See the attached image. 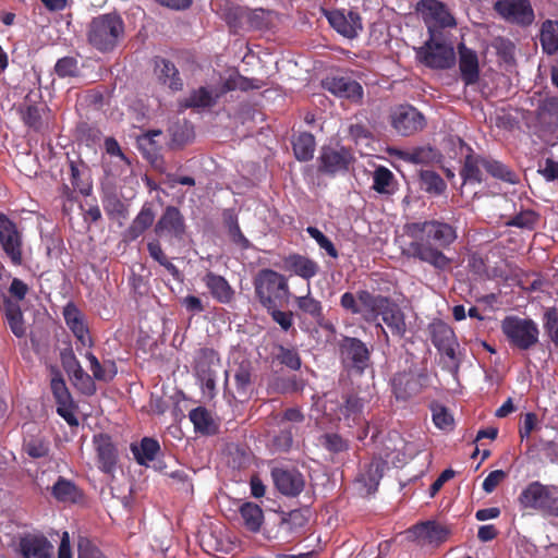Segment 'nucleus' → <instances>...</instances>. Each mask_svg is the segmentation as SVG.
I'll list each match as a JSON object with an SVG mask.
<instances>
[{"instance_id":"a19ab883","label":"nucleus","mask_w":558,"mask_h":558,"mask_svg":"<svg viewBox=\"0 0 558 558\" xmlns=\"http://www.w3.org/2000/svg\"><path fill=\"white\" fill-rule=\"evenodd\" d=\"M308 522L307 509H294L282 518L281 527L289 534H299Z\"/></svg>"},{"instance_id":"774afa93","label":"nucleus","mask_w":558,"mask_h":558,"mask_svg":"<svg viewBox=\"0 0 558 558\" xmlns=\"http://www.w3.org/2000/svg\"><path fill=\"white\" fill-rule=\"evenodd\" d=\"M324 447L333 453H339L348 449V442L338 434H325L323 436Z\"/></svg>"},{"instance_id":"2eb2a0df","label":"nucleus","mask_w":558,"mask_h":558,"mask_svg":"<svg viewBox=\"0 0 558 558\" xmlns=\"http://www.w3.org/2000/svg\"><path fill=\"white\" fill-rule=\"evenodd\" d=\"M390 123L399 135L411 136L425 128L426 119L415 107L399 105L391 110Z\"/></svg>"},{"instance_id":"f704fd0d","label":"nucleus","mask_w":558,"mask_h":558,"mask_svg":"<svg viewBox=\"0 0 558 558\" xmlns=\"http://www.w3.org/2000/svg\"><path fill=\"white\" fill-rule=\"evenodd\" d=\"M539 41L548 56L558 51V21L545 20L541 26Z\"/></svg>"},{"instance_id":"bb28decb","label":"nucleus","mask_w":558,"mask_h":558,"mask_svg":"<svg viewBox=\"0 0 558 558\" xmlns=\"http://www.w3.org/2000/svg\"><path fill=\"white\" fill-rule=\"evenodd\" d=\"M19 545L24 558H52L53 546L44 536L26 535Z\"/></svg>"},{"instance_id":"58836bf2","label":"nucleus","mask_w":558,"mask_h":558,"mask_svg":"<svg viewBox=\"0 0 558 558\" xmlns=\"http://www.w3.org/2000/svg\"><path fill=\"white\" fill-rule=\"evenodd\" d=\"M372 187L379 194H393L396 191V179L393 173L384 166L377 167L373 173Z\"/></svg>"},{"instance_id":"a878e982","label":"nucleus","mask_w":558,"mask_h":558,"mask_svg":"<svg viewBox=\"0 0 558 558\" xmlns=\"http://www.w3.org/2000/svg\"><path fill=\"white\" fill-rule=\"evenodd\" d=\"M219 97V93H214L213 89L201 86L192 89L185 98L179 100V107L181 109H207L214 107Z\"/></svg>"},{"instance_id":"6e6d98bb","label":"nucleus","mask_w":558,"mask_h":558,"mask_svg":"<svg viewBox=\"0 0 558 558\" xmlns=\"http://www.w3.org/2000/svg\"><path fill=\"white\" fill-rule=\"evenodd\" d=\"M260 87H262V82L259 80L248 78L241 74H238L234 77H229L223 85L225 90L239 89L242 92H247L251 89H259Z\"/></svg>"},{"instance_id":"ddd939ff","label":"nucleus","mask_w":558,"mask_h":558,"mask_svg":"<svg viewBox=\"0 0 558 558\" xmlns=\"http://www.w3.org/2000/svg\"><path fill=\"white\" fill-rule=\"evenodd\" d=\"M354 161L355 157L350 148L323 146L317 158V170L323 174L335 177L338 173L348 172Z\"/></svg>"},{"instance_id":"f3484780","label":"nucleus","mask_w":558,"mask_h":558,"mask_svg":"<svg viewBox=\"0 0 558 558\" xmlns=\"http://www.w3.org/2000/svg\"><path fill=\"white\" fill-rule=\"evenodd\" d=\"M495 11L508 22L530 26L535 19L530 0H497Z\"/></svg>"},{"instance_id":"864d4df0","label":"nucleus","mask_w":558,"mask_h":558,"mask_svg":"<svg viewBox=\"0 0 558 558\" xmlns=\"http://www.w3.org/2000/svg\"><path fill=\"white\" fill-rule=\"evenodd\" d=\"M54 73L60 78L77 77L80 75L78 60L71 56L58 59L54 64Z\"/></svg>"},{"instance_id":"c9c22d12","label":"nucleus","mask_w":558,"mask_h":558,"mask_svg":"<svg viewBox=\"0 0 558 558\" xmlns=\"http://www.w3.org/2000/svg\"><path fill=\"white\" fill-rule=\"evenodd\" d=\"M239 511L243 519L244 526L250 532L256 533L260 530L264 523V512L258 505L246 501L240 507Z\"/></svg>"},{"instance_id":"4468645a","label":"nucleus","mask_w":558,"mask_h":558,"mask_svg":"<svg viewBox=\"0 0 558 558\" xmlns=\"http://www.w3.org/2000/svg\"><path fill=\"white\" fill-rule=\"evenodd\" d=\"M342 399V403L330 401L329 407H326V411L332 412V415L338 421H344L349 427L365 424L364 408L366 400L354 392L344 395Z\"/></svg>"},{"instance_id":"6ab92c4d","label":"nucleus","mask_w":558,"mask_h":558,"mask_svg":"<svg viewBox=\"0 0 558 558\" xmlns=\"http://www.w3.org/2000/svg\"><path fill=\"white\" fill-rule=\"evenodd\" d=\"M330 26L340 35L347 38H355L360 31H362V19L357 12L333 10L326 14Z\"/></svg>"},{"instance_id":"5701e85b","label":"nucleus","mask_w":558,"mask_h":558,"mask_svg":"<svg viewBox=\"0 0 558 558\" xmlns=\"http://www.w3.org/2000/svg\"><path fill=\"white\" fill-rule=\"evenodd\" d=\"M94 445L97 452L99 469L109 474L116 469L118 461V450L108 434H98L94 436Z\"/></svg>"},{"instance_id":"f03ea898","label":"nucleus","mask_w":558,"mask_h":558,"mask_svg":"<svg viewBox=\"0 0 558 558\" xmlns=\"http://www.w3.org/2000/svg\"><path fill=\"white\" fill-rule=\"evenodd\" d=\"M186 231L187 226L181 210L173 205H168L154 226L157 238L147 242V251L151 259L162 266L177 281H182L183 275L165 253L160 240L163 239L169 245H174L184 242Z\"/></svg>"},{"instance_id":"a211bd4d","label":"nucleus","mask_w":558,"mask_h":558,"mask_svg":"<svg viewBox=\"0 0 558 558\" xmlns=\"http://www.w3.org/2000/svg\"><path fill=\"white\" fill-rule=\"evenodd\" d=\"M416 11L421 13L426 23L433 22L440 28L454 27L456 19L449 12L446 4L439 0H420Z\"/></svg>"},{"instance_id":"338daca9","label":"nucleus","mask_w":558,"mask_h":558,"mask_svg":"<svg viewBox=\"0 0 558 558\" xmlns=\"http://www.w3.org/2000/svg\"><path fill=\"white\" fill-rule=\"evenodd\" d=\"M23 122L34 130H39L43 125L39 108L35 105H28L22 110Z\"/></svg>"},{"instance_id":"dca6fc26","label":"nucleus","mask_w":558,"mask_h":558,"mask_svg":"<svg viewBox=\"0 0 558 558\" xmlns=\"http://www.w3.org/2000/svg\"><path fill=\"white\" fill-rule=\"evenodd\" d=\"M270 475L277 490L286 497H296L305 487L304 475L296 468L274 466Z\"/></svg>"},{"instance_id":"7ed1b4c3","label":"nucleus","mask_w":558,"mask_h":558,"mask_svg":"<svg viewBox=\"0 0 558 558\" xmlns=\"http://www.w3.org/2000/svg\"><path fill=\"white\" fill-rule=\"evenodd\" d=\"M359 302L364 307L367 322H374L381 316L392 335L400 338L404 336L407 331L404 314L390 298L361 290L359 291Z\"/></svg>"},{"instance_id":"393cba45","label":"nucleus","mask_w":558,"mask_h":558,"mask_svg":"<svg viewBox=\"0 0 558 558\" xmlns=\"http://www.w3.org/2000/svg\"><path fill=\"white\" fill-rule=\"evenodd\" d=\"M155 211L150 203H145L131 225L123 232L125 242H133L143 235L155 221Z\"/></svg>"},{"instance_id":"4d7b16f0","label":"nucleus","mask_w":558,"mask_h":558,"mask_svg":"<svg viewBox=\"0 0 558 558\" xmlns=\"http://www.w3.org/2000/svg\"><path fill=\"white\" fill-rule=\"evenodd\" d=\"M23 448L34 459L45 458L49 453V442L43 437H31L24 441Z\"/></svg>"},{"instance_id":"cd10ccee","label":"nucleus","mask_w":558,"mask_h":558,"mask_svg":"<svg viewBox=\"0 0 558 558\" xmlns=\"http://www.w3.org/2000/svg\"><path fill=\"white\" fill-rule=\"evenodd\" d=\"M203 282L209 290L214 300L221 304H229L234 298V290L227 281V279L213 271H208L203 277Z\"/></svg>"},{"instance_id":"423d86ee","label":"nucleus","mask_w":558,"mask_h":558,"mask_svg":"<svg viewBox=\"0 0 558 558\" xmlns=\"http://www.w3.org/2000/svg\"><path fill=\"white\" fill-rule=\"evenodd\" d=\"M254 288L257 300L265 308L278 307L290 295L288 279L269 268L258 271Z\"/></svg>"},{"instance_id":"79ce46f5","label":"nucleus","mask_w":558,"mask_h":558,"mask_svg":"<svg viewBox=\"0 0 558 558\" xmlns=\"http://www.w3.org/2000/svg\"><path fill=\"white\" fill-rule=\"evenodd\" d=\"M252 373L250 363H241L234 373V385L239 399L248 397L252 390Z\"/></svg>"},{"instance_id":"3c124183","label":"nucleus","mask_w":558,"mask_h":558,"mask_svg":"<svg viewBox=\"0 0 558 558\" xmlns=\"http://www.w3.org/2000/svg\"><path fill=\"white\" fill-rule=\"evenodd\" d=\"M104 209L110 219L118 220L120 225H122L129 216L128 206L116 196L108 197L104 201Z\"/></svg>"},{"instance_id":"e433bc0d","label":"nucleus","mask_w":558,"mask_h":558,"mask_svg":"<svg viewBox=\"0 0 558 558\" xmlns=\"http://www.w3.org/2000/svg\"><path fill=\"white\" fill-rule=\"evenodd\" d=\"M293 153L299 161H308L313 158L316 141L312 133H300L292 142Z\"/></svg>"},{"instance_id":"de8ad7c7","label":"nucleus","mask_w":558,"mask_h":558,"mask_svg":"<svg viewBox=\"0 0 558 558\" xmlns=\"http://www.w3.org/2000/svg\"><path fill=\"white\" fill-rule=\"evenodd\" d=\"M483 168L492 177H494L496 179L502 180V181L508 182V183H515L517 182V178H515L514 172L509 170L507 166H505L502 162H500L498 160L484 157Z\"/></svg>"},{"instance_id":"8fccbe9b","label":"nucleus","mask_w":558,"mask_h":558,"mask_svg":"<svg viewBox=\"0 0 558 558\" xmlns=\"http://www.w3.org/2000/svg\"><path fill=\"white\" fill-rule=\"evenodd\" d=\"M384 462L372 461L361 474V481L368 488V492L375 490L384 473Z\"/></svg>"},{"instance_id":"f8f14e48","label":"nucleus","mask_w":558,"mask_h":558,"mask_svg":"<svg viewBox=\"0 0 558 558\" xmlns=\"http://www.w3.org/2000/svg\"><path fill=\"white\" fill-rule=\"evenodd\" d=\"M0 247L13 266L23 264V234L16 223L3 213H0Z\"/></svg>"},{"instance_id":"0eeeda50","label":"nucleus","mask_w":558,"mask_h":558,"mask_svg":"<svg viewBox=\"0 0 558 558\" xmlns=\"http://www.w3.org/2000/svg\"><path fill=\"white\" fill-rule=\"evenodd\" d=\"M428 332L432 343L446 359L445 367L450 372H457L461 361L457 353L459 342L453 329L447 323L435 319L428 325Z\"/></svg>"},{"instance_id":"a18cd8bd","label":"nucleus","mask_w":558,"mask_h":558,"mask_svg":"<svg viewBox=\"0 0 558 558\" xmlns=\"http://www.w3.org/2000/svg\"><path fill=\"white\" fill-rule=\"evenodd\" d=\"M52 395L59 405H72V396L66 387V384L59 371L54 372L50 383Z\"/></svg>"},{"instance_id":"603ef678","label":"nucleus","mask_w":558,"mask_h":558,"mask_svg":"<svg viewBox=\"0 0 558 558\" xmlns=\"http://www.w3.org/2000/svg\"><path fill=\"white\" fill-rule=\"evenodd\" d=\"M543 327L554 343L556 349H558V308L553 306L545 310L543 315Z\"/></svg>"},{"instance_id":"412c9836","label":"nucleus","mask_w":558,"mask_h":558,"mask_svg":"<svg viewBox=\"0 0 558 558\" xmlns=\"http://www.w3.org/2000/svg\"><path fill=\"white\" fill-rule=\"evenodd\" d=\"M459 71L462 82L466 85H475L480 81V62L477 52L468 48L464 43L458 45Z\"/></svg>"},{"instance_id":"6e6552de","label":"nucleus","mask_w":558,"mask_h":558,"mask_svg":"<svg viewBox=\"0 0 558 558\" xmlns=\"http://www.w3.org/2000/svg\"><path fill=\"white\" fill-rule=\"evenodd\" d=\"M501 330L509 344L522 351L530 350L538 342V327L530 318L507 316L501 322Z\"/></svg>"},{"instance_id":"0e129e2a","label":"nucleus","mask_w":558,"mask_h":558,"mask_svg":"<svg viewBox=\"0 0 558 558\" xmlns=\"http://www.w3.org/2000/svg\"><path fill=\"white\" fill-rule=\"evenodd\" d=\"M70 174L73 189L77 190L83 195H89L92 192V184L82 178L83 173L80 166L73 160L70 161Z\"/></svg>"},{"instance_id":"473e14b6","label":"nucleus","mask_w":558,"mask_h":558,"mask_svg":"<svg viewBox=\"0 0 558 558\" xmlns=\"http://www.w3.org/2000/svg\"><path fill=\"white\" fill-rule=\"evenodd\" d=\"M51 494L60 502L76 504L83 497L82 490L72 481L62 476L53 484Z\"/></svg>"},{"instance_id":"13d9d810","label":"nucleus","mask_w":558,"mask_h":558,"mask_svg":"<svg viewBox=\"0 0 558 558\" xmlns=\"http://www.w3.org/2000/svg\"><path fill=\"white\" fill-rule=\"evenodd\" d=\"M77 558H107L94 541L80 535L77 538Z\"/></svg>"},{"instance_id":"b1692460","label":"nucleus","mask_w":558,"mask_h":558,"mask_svg":"<svg viewBox=\"0 0 558 558\" xmlns=\"http://www.w3.org/2000/svg\"><path fill=\"white\" fill-rule=\"evenodd\" d=\"M282 268L307 281L319 272V265L315 260L298 253L284 256L282 258Z\"/></svg>"},{"instance_id":"69168bd1","label":"nucleus","mask_w":558,"mask_h":558,"mask_svg":"<svg viewBox=\"0 0 558 558\" xmlns=\"http://www.w3.org/2000/svg\"><path fill=\"white\" fill-rule=\"evenodd\" d=\"M433 422L442 430L452 429L454 423L452 415L442 405H436L433 408Z\"/></svg>"},{"instance_id":"2f4dec72","label":"nucleus","mask_w":558,"mask_h":558,"mask_svg":"<svg viewBox=\"0 0 558 558\" xmlns=\"http://www.w3.org/2000/svg\"><path fill=\"white\" fill-rule=\"evenodd\" d=\"M413 529L417 538L429 543H442L449 535V530L436 521L422 522L416 524Z\"/></svg>"},{"instance_id":"7c9ffc66","label":"nucleus","mask_w":558,"mask_h":558,"mask_svg":"<svg viewBox=\"0 0 558 558\" xmlns=\"http://www.w3.org/2000/svg\"><path fill=\"white\" fill-rule=\"evenodd\" d=\"M3 312L12 333L17 338L24 337L26 333V328L23 313L19 303L12 301L11 299H5L3 301Z\"/></svg>"},{"instance_id":"09e8293b","label":"nucleus","mask_w":558,"mask_h":558,"mask_svg":"<svg viewBox=\"0 0 558 558\" xmlns=\"http://www.w3.org/2000/svg\"><path fill=\"white\" fill-rule=\"evenodd\" d=\"M63 317L66 326L73 333L87 329L82 312L73 302H69L63 307Z\"/></svg>"},{"instance_id":"aec40b11","label":"nucleus","mask_w":558,"mask_h":558,"mask_svg":"<svg viewBox=\"0 0 558 558\" xmlns=\"http://www.w3.org/2000/svg\"><path fill=\"white\" fill-rule=\"evenodd\" d=\"M153 63L154 75L160 85L168 87L174 93L183 89V78L172 61L157 56L153 59Z\"/></svg>"},{"instance_id":"f257e3e1","label":"nucleus","mask_w":558,"mask_h":558,"mask_svg":"<svg viewBox=\"0 0 558 558\" xmlns=\"http://www.w3.org/2000/svg\"><path fill=\"white\" fill-rule=\"evenodd\" d=\"M404 232L412 240L402 247V256L427 264L436 271L450 268L452 260L444 252L457 241V226L440 219H429L405 223Z\"/></svg>"},{"instance_id":"052dcab7","label":"nucleus","mask_w":558,"mask_h":558,"mask_svg":"<svg viewBox=\"0 0 558 558\" xmlns=\"http://www.w3.org/2000/svg\"><path fill=\"white\" fill-rule=\"evenodd\" d=\"M226 225L228 227V233L231 241L243 250L248 248L251 243L242 233L236 217L229 215L226 218Z\"/></svg>"},{"instance_id":"e2e57ef3","label":"nucleus","mask_w":558,"mask_h":558,"mask_svg":"<svg viewBox=\"0 0 558 558\" xmlns=\"http://www.w3.org/2000/svg\"><path fill=\"white\" fill-rule=\"evenodd\" d=\"M538 220V215L534 210H523L515 216H513L507 225L510 227L529 229L532 230L535 228Z\"/></svg>"},{"instance_id":"20e7f679","label":"nucleus","mask_w":558,"mask_h":558,"mask_svg":"<svg viewBox=\"0 0 558 558\" xmlns=\"http://www.w3.org/2000/svg\"><path fill=\"white\" fill-rule=\"evenodd\" d=\"M125 35L123 19L116 12L99 14L87 27L88 44L101 53L113 51Z\"/></svg>"},{"instance_id":"c03bdc74","label":"nucleus","mask_w":558,"mask_h":558,"mask_svg":"<svg viewBox=\"0 0 558 558\" xmlns=\"http://www.w3.org/2000/svg\"><path fill=\"white\" fill-rule=\"evenodd\" d=\"M170 144L173 148H181L193 137V128L186 121L173 123L169 128Z\"/></svg>"},{"instance_id":"4be33fe9","label":"nucleus","mask_w":558,"mask_h":558,"mask_svg":"<svg viewBox=\"0 0 558 558\" xmlns=\"http://www.w3.org/2000/svg\"><path fill=\"white\" fill-rule=\"evenodd\" d=\"M324 87L335 96L360 104L363 99L362 85L350 77H330L324 82Z\"/></svg>"},{"instance_id":"5fc2aeb1","label":"nucleus","mask_w":558,"mask_h":558,"mask_svg":"<svg viewBox=\"0 0 558 558\" xmlns=\"http://www.w3.org/2000/svg\"><path fill=\"white\" fill-rule=\"evenodd\" d=\"M73 385L77 390L86 396H93L96 392V385L90 375L83 368L75 371L69 375Z\"/></svg>"},{"instance_id":"680f3d73","label":"nucleus","mask_w":558,"mask_h":558,"mask_svg":"<svg viewBox=\"0 0 558 558\" xmlns=\"http://www.w3.org/2000/svg\"><path fill=\"white\" fill-rule=\"evenodd\" d=\"M306 232L308 233V235L311 238H313L317 242L318 246L322 250L326 251V253L330 257L338 258L339 253H338L335 244L318 228L310 226V227L306 228Z\"/></svg>"},{"instance_id":"bf43d9fd","label":"nucleus","mask_w":558,"mask_h":558,"mask_svg":"<svg viewBox=\"0 0 558 558\" xmlns=\"http://www.w3.org/2000/svg\"><path fill=\"white\" fill-rule=\"evenodd\" d=\"M276 359L280 364L287 366L292 371H298L301 367V356L295 349H289L283 345L278 347Z\"/></svg>"},{"instance_id":"39448f33","label":"nucleus","mask_w":558,"mask_h":558,"mask_svg":"<svg viewBox=\"0 0 558 558\" xmlns=\"http://www.w3.org/2000/svg\"><path fill=\"white\" fill-rule=\"evenodd\" d=\"M518 504L523 510H534L544 517L558 518V487L533 481L521 490Z\"/></svg>"},{"instance_id":"9d476101","label":"nucleus","mask_w":558,"mask_h":558,"mask_svg":"<svg viewBox=\"0 0 558 558\" xmlns=\"http://www.w3.org/2000/svg\"><path fill=\"white\" fill-rule=\"evenodd\" d=\"M428 380L426 368L412 365L392 376L391 390L397 400L407 401L420 395L428 386Z\"/></svg>"},{"instance_id":"c85d7f7f","label":"nucleus","mask_w":558,"mask_h":558,"mask_svg":"<svg viewBox=\"0 0 558 558\" xmlns=\"http://www.w3.org/2000/svg\"><path fill=\"white\" fill-rule=\"evenodd\" d=\"M131 451L140 465H147L157 458L160 451L159 441L151 437H143L140 444H132Z\"/></svg>"},{"instance_id":"4c0bfd02","label":"nucleus","mask_w":558,"mask_h":558,"mask_svg":"<svg viewBox=\"0 0 558 558\" xmlns=\"http://www.w3.org/2000/svg\"><path fill=\"white\" fill-rule=\"evenodd\" d=\"M296 307L305 315L320 323L324 319V311L322 302L311 295L310 284L307 286V294L295 296Z\"/></svg>"},{"instance_id":"ea45409f","label":"nucleus","mask_w":558,"mask_h":558,"mask_svg":"<svg viewBox=\"0 0 558 558\" xmlns=\"http://www.w3.org/2000/svg\"><path fill=\"white\" fill-rule=\"evenodd\" d=\"M397 157L405 162L421 165L428 163L435 158V150L429 146L414 147L412 149L398 150Z\"/></svg>"},{"instance_id":"9b49d317","label":"nucleus","mask_w":558,"mask_h":558,"mask_svg":"<svg viewBox=\"0 0 558 558\" xmlns=\"http://www.w3.org/2000/svg\"><path fill=\"white\" fill-rule=\"evenodd\" d=\"M416 58L425 66L437 70L450 69L456 62L453 47L435 40L433 35L416 50Z\"/></svg>"},{"instance_id":"37998d69","label":"nucleus","mask_w":558,"mask_h":558,"mask_svg":"<svg viewBox=\"0 0 558 558\" xmlns=\"http://www.w3.org/2000/svg\"><path fill=\"white\" fill-rule=\"evenodd\" d=\"M420 182L422 189L433 195H441L446 191V182L433 170H421Z\"/></svg>"},{"instance_id":"49530a36","label":"nucleus","mask_w":558,"mask_h":558,"mask_svg":"<svg viewBox=\"0 0 558 558\" xmlns=\"http://www.w3.org/2000/svg\"><path fill=\"white\" fill-rule=\"evenodd\" d=\"M190 421L193 423L196 432L210 434L213 432V417L204 407H197L189 413Z\"/></svg>"},{"instance_id":"1a4fd4ad","label":"nucleus","mask_w":558,"mask_h":558,"mask_svg":"<svg viewBox=\"0 0 558 558\" xmlns=\"http://www.w3.org/2000/svg\"><path fill=\"white\" fill-rule=\"evenodd\" d=\"M339 354L342 365L350 373L361 376L372 369L371 351L359 338L344 336L339 342Z\"/></svg>"},{"instance_id":"72a5a7b5","label":"nucleus","mask_w":558,"mask_h":558,"mask_svg":"<svg viewBox=\"0 0 558 558\" xmlns=\"http://www.w3.org/2000/svg\"><path fill=\"white\" fill-rule=\"evenodd\" d=\"M219 365L220 357L216 350L211 348H201L195 352L194 369L196 375L215 373V368Z\"/></svg>"},{"instance_id":"c756f323","label":"nucleus","mask_w":558,"mask_h":558,"mask_svg":"<svg viewBox=\"0 0 558 558\" xmlns=\"http://www.w3.org/2000/svg\"><path fill=\"white\" fill-rule=\"evenodd\" d=\"M469 150L470 153L465 156L460 170V175L463 184H480L483 181L481 168H483L484 157L473 154L471 148Z\"/></svg>"}]
</instances>
